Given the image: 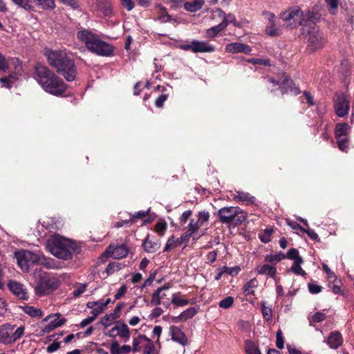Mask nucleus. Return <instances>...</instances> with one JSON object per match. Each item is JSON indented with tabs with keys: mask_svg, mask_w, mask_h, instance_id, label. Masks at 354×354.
I'll use <instances>...</instances> for the list:
<instances>
[{
	"mask_svg": "<svg viewBox=\"0 0 354 354\" xmlns=\"http://www.w3.org/2000/svg\"><path fill=\"white\" fill-rule=\"evenodd\" d=\"M109 350L111 354H127L130 353V346L120 345L117 340H113L110 344Z\"/></svg>",
	"mask_w": 354,
	"mask_h": 354,
	"instance_id": "nucleus-23",
	"label": "nucleus"
},
{
	"mask_svg": "<svg viewBox=\"0 0 354 354\" xmlns=\"http://www.w3.org/2000/svg\"><path fill=\"white\" fill-rule=\"evenodd\" d=\"M263 17L268 24L266 28V33L272 37L278 36L281 34V30L275 24V16L273 13L268 11H263Z\"/></svg>",
	"mask_w": 354,
	"mask_h": 354,
	"instance_id": "nucleus-16",
	"label": "nucleus"
},
{
	"mask_svg": "<svg viewBox=\"0 0 354 354\" xmlns=\"http://www.w3.org/2000/svg\"><path fill=\"white\" fill-rule=\"evenodd\" d=\"M127 253L128 249L126 245L111 244L107 248L103 255L111 257L113 259H122L125 257Z\"/></svg>",
	"mask_w": 354,
	"mask_h": 354,
	"instance_id": "nucleus-15",
	"label": "nucleus"
},
{
	"mask_svg": "<svg viewBox=\"0 0 354 354\" xmlns=\"http://www.w3.org/2000/svg\"><path fill=\"white\" fill-rule=\"evenodd\" d=\"M104 334L112 338L119 337L122 339L124 342H127L130 338V330L128 326L122 322H118L111 329L106 331Z\"/></svg>",
	"mask_w": 354,
	"mask_h": 354,
	"instance_id": "nucleus-12",
	"label": "nucleus"
},
{
	"mask_svg": "<svg viewBox=\"0 0 354 354\" xmlns=\"http://www.w3.org/2000/svg\"><path fill=\"white\" fill-rule=\"evenodd\" d=\"M18 80V76L16 74H11L8 77L0 78V83L6 88H10L11 84Z\"/></svg>",
	"mask_w": 354,
	"mask_h": 354,
	"instance_id": "nucleus-44",
	"label": "nucleus"
},
{
	"mask_svg": "<svg viewBox=\"0 0 354 354\" xmlns=\"http://www.w3.org/2000/svg\"><path fill=\"white\" fill-rule=\"evenodd\" d=\"M120 315H113L112 313L107 314L102 317L100 323L104 327L109 326L115 319L119 318Z\"/></svg>",
	"mask_w": 354,
	"mask_h": 354,
	"instance_id": "nucleus-41",
	"label": "nucleus"
},
{
	"mask_svg": "<svg viewBox=\"0 0 354 354\" xmlns=\"http://www.w3.org/2000/svg\"><path fill=\"white\" fill-rule=\"evenodd\" d=\"M234 198L246 204H252L254 202V197L251 196L248 193L243 192H237Z\"/></svg>",
	"mask_w": 354,
	"mask_h": 354,
	"instance_id": "nucleus-36",
	"label": "nucleus"
},
{
	"mask_svg": "<svg viewBox=\"0 0 354 354\" xmlns=\"http://www.w3.org/2000/svg\"><path fill=\"white\" fill-rule=\"evenodd\" d=\"M200 224L198 223V221L197 220H195L194 218H191L189 220V223L187 225V230L189 232H190L192 234H194L198 232L199 230Z\"/></svg>",
	"mask_w": 354,
	"mask_h": 354,
	"instance_id": "nucleus-48",
	"label": "nucleus"
},
{
	"mask_svg": "<svg viewBox=\"0 0 354 354\" xmlns=\"http://www.w3.org/2000/svg\"><path fill=\"white\" fill-rule=\"evenodd\" d=\"M122 268V264L118 262L110 263L106 269L108 274H112Z\"/></svg>",
	"mask_w": 354,
	"mask_h": 354,
	"instance_id": "nucleus-50",
	"label": "nucleus"
},
{
	"mask_svg": "<svg viewBox=\"0 0 354 354\" xmlns=\"http://www.w3.org/2000/svg\"><path fill=\"white\" fill-rule=\"evenodd\" d=\"M266 301L261 302L262 315L266 320L270 321L272 319V310L271 307L266 306Z\"/></svg>",
	"mask_w": 354,
	"mask_h": 354,
	"instance_id": "nucleus-45",
	"label": "nucleus"
},
{
	"mask_svg": "<svg viewBox=\"0 0 354 354\" xmlns=\"http://www.w3.org/2000/svg\"><path fill=\"white\" fill-rule=\"evenodd\" d=\"M154 348V344L151 339L145 335L140 334L133 338L132 346H130V352L138 353L142 350L143 354H152Z\"/></svg>",
	"mask_w": 354,
	"mask_h": 354,
	"instance_id": "nucleus-11",
	"label": "nucleus"
},
{
	"mask_svg": "<svg viewBox=\"0 0 354 354\" xmlns=\"http://www.w3.org/2000/svg\"><path fill=\"white\" fill-rule=\"evenodd\" d=\"M209 216V213L208 212H199L197 214V221H198L201 226H203L208 222Z\"/></svg>",
	"mask_w": 354,
	"mask_h": 354,
	"instance_id": "nucleus-47",
	"label": "nucleus"
},
{
	"mask_svg": "<svg viewBox=\"0 0 354 354\" xmlns=\"http://www.w3.org/2000/svg\"><path fill=\"white\" fill-rule=\"evenodd\" d=\"M171 302L178 307L185 306L189 304L187 299L180 297V292L173 294Z\"/></svg>",
	"mask_w": 354,
	"mask_h": 354,
	"instance_id": "nucleus-35",
	"label": "nucleus"
},
{
	"mask_svg": "<svg viewBox=\"0 0 354 354\" xmlns=\"http://www.w3.org/2000/svg\"><path fill=\"white\" fill-rule=\"evenodd\" d=\"M142 245L145 251L149 253H153L160 248V243L159 241H152L148 235L145 239Z\"/></svg>",
	"mask_w": 354,
	"mask_h": 354,
	"instance_id": "nucleus-26",
	"label": "nucleus"
},
{
	"mask_svg": "<svg viewBox=\"0 0 354 354\" xmlns=\"http://www.w3.org/2000/svg\"><path fill=\"white\" fill-rule=\"evenodd\" d=\"M61 317L62 315L60 313L51 314L46 317L43 321L49 322V323L43 328L42 330L44 333H50L55 328L64 325L66 322V319L64 317Z\"/></svg>",
	"mask_w": 354,
	"mask_h": 354,
	"instance_id": "nucleus-13",
	"label": "nucleus"
},
{
	"mask_svg": "<svg viewBox=\"0 0 354 354\" xmlns=\"http://www.w3.org/2000/svg\"><path fill=\"white\" fill-rule=\"evenodd\" d=\"M59 286L60 281L57 276L41 275L35 287V292L39 296L47 295L57 289Z\"/></svg>",
	"mask_w": 354,
	"mask_h": 354,
	"instance_id": "nucleus-9",
	"label": "nucleus"
},
{
	"mask_svg": "<svg viewBox=\"0 0 354 354\" xmlns=\"http://www.w3.org/2000/svg\"><path fill=\"white\" fill-rule=\"evenodd\" d=\"M241 271V268L239 266H234L232 268H229L227 266H223L217 270V274L215 276L214 279L216 281H218L222 277L223 274L225 272H227V274L230 276H236Z\"/></svg>",
	"mask_w": 354,
	"mask_h": 354,
	"instance_id": "nucleus-25",
	"label": "nucleus"
},
{
	"mask_svg": "<svg viewBox=\"0 0 354 354\" xmlns=\"http://www.w3.org/2000/svg\"><path fill=\"white\" fill-rule=\"evenodd\" d=\"M286 258V255L282 252H279L276 254H270L266 255L265 257V261L268 263H277L280 261Z\"/></svg>",
	"mask_w": 354,
	"mask_h": 354,
	"instance_id": "nucleus-40",
	"label": "nucleus"
},
{
	"mask_svg": "<svg viewBox=\"0 0 354 354\" xmlns=\"http://www.w3.org/2000/svg\"><path fill=\"white\" fill-rule=\"evenodd\" d=\"M169 335L172 341L185 346L188 344V339L184 332L176 326L169 327Z\"/></svg>",
	"mask_w": 354,
	"mask_h": 354,
	"instance_id": "nucleus-17",
	"label": "nucleus"
},
{
	"mask_svg": "<svg viewBox=\"0 0 354 354\" xmlns=\"http://www.w3.org/2000/svg\"><path fill=\"white\" fill-rule=\"evenodd\" d=\"M205 3L204 0H193L183 3L185 9L190 12H195L201 10Z\"/></svg>",
	"mask_w": 354,
	"mask_h": 354,
	"instance_id": "nucleus-27",
	"label": "nucleus"
},
{
	"mask_svg": "<svg viewBox=\"0 0 354 354\" xmlns=\"http://www.w3.org/2000/svg\"><path fill=\"white\" fill-rule=\"evenodd\" d=\"M13 3L17 6L24 8L26 10H31L33 8L31 0H11Z\"/></svg>",
	"mask_w": 354,
	"mask_h": 354,
	"instance_id": "nucleus-43",
	"label": "nucleus"
},
{
	"mask_svg": "<svg viewBox=\"0 0 354 354\" xmlns=\"http://www.w3.org/2000/svg\"><path fill=\"white\" fill-rule=\"evenodd\" d=\"M48 64L55 68L66 81L75 80L77 70L75 62L70 59L64 50H47L45 52Z\"/></svg>",
	"mask_w": 354,
	"mask_h": 354,
	"instance_id": "nucleus-1",
	"label": "nucleus"
},
{
	"mask_svg": "<svg viewBox=\"0 0 354 354\" xmlns=\"http://www.w3.org/2000/svg\"><path fill=\"white\" fill-rule=\"evenodd\" d=\"M218 216L222 223L234 226L241 224L245 219L243 212L238 207H224L218 212Z\"/></svg>",
	"mask_w": 354,
	"mask_h": 354,
	"instance_id": "nucleus-8",
	"label": "nucleus"
},
{
	"mask_svg": "<svg viewBox=\"0 0 354 354\" xmlns=\"http://www.w3.org/2000/svg\"><path fill=\"white\" fill-rule=\"evenodd\" d=\"M197 313L194 307H190L180 313L183 321L192 318Z\"/></svg>",
	"mask_w": 354,
	"mask_h": 354,
	"instance_id": "nucleus-49",
	"label": "nucleus"
},
{
	"mask_svg": "<svg viewBox=\"0 0 354 354\" xmlns=\"http://www.w3.org/2000/svg\"><path fill=\"white\" fill-rule=\"evenodd\" d=\"M25 327L21 326L15 329V326L6 324L0 327V342L10 344L19 339L24 334Z\"/></svg>",
	"mask_w": 354,
	"mask_h": 354,
	"instance_id": "nucleus-10",
	"label": "nucleus"
},
{
	"mask_svg": "<svg viewBox=\"0 0 354 354\" xmlns=\"http://www.w3.org/2000/svg\"><path fill=\"white\" fill-rule=\"evenodd\" d=\"M300 231L304 233H306L312 240L316 241L319 239L318 234L311 229L300 227Z\"/></svg>",
	"mask_w": 354,
	"mask_h": 354,
	"instance_id": "nucleus-59",
	"label": "nucleus"
},
{
	"mask_svg": "<svg viewBox=\"0 0 354 354\" xmlns=\"http://www.w3.org/2000/svg\"><path fill=\"white\" fill-rule=\"evenodd\" d=\"M350 132L351 127L347 123H337L335 125V137L336 139H339V138L342 137L349 136Z\"/></svg>",
	"mask_w": 354,
	"mask_h": 354,
	"instance_id": "nucleus-24",
	"label": "nucleus"
},
{
	"mask_svg": "<svg viewBox=\"0 0 354 354\" xmlns=\"http://www.w3.org/2000/svg\"><path fill=\"white\" fill-rule=\"evenodd\" d=\"M15 257L19 268L24 272H28L30 268L35 264H39L48 268L57 267L55 261L46 257L41 252H32L29 250H20L15 252Z\"/></svg>",
	"mask_w": 354,
	"mask_h": 354,
	"instance_id": "nucleus-5",
	"label": "nucleus"
},
{
	"mask_svg": "<svg viewBox=\"0 0 354 354\" xmlns=\"http://www.w3.org/2000/svg\"><path fill=\"white\" fill-rule=\"evenodd\" d=\"M337 140L339 149L343 152H347L349 147V136L339 138Z\"/></svg>",
	"mask_w": 354,
	"mask_h": 354,
	"instance_id": "nucleus-39",
	"label": "nucleus"
},
{
	"mask_svg": "<svg viewBox=\"0 0 354 354\" xmlns=\"http://www.w3.org/2000/svg\"><path fill=\"white\" fill-rule=\"evenodd\" d=\"M326 318V316L324 313H321V312H318L315 314H314L313 316H312V321L314 322H323Z\"/></svg>",
	"mask_w": 354,
	"mask_h": 354,
	"instance_id": "nucleus-64",
	"label": "nucleus"
},
{
	"mask_svg": "<svg viewBox=\"0 0 354 354\" xmlns=\"http://www.w3.org/2000/svg\"><path fill=\"white\" fill-rule=\"evenodd\" d=\"M48 250L55 257L62 260H70L78 252L77 243L59 234L51 236L46 241Z\"/></svg>",
	"mask_w": 354,
	"mask_h": 354,
	"instance_id": "nucleus-4",
	"label": "nucleus"
},
{
	"mask_svg": "<svg viewBox=\"0 0 354 354\" xmlns=\"http://www.w3.org/2000/svg\"><path fill=\"white\" fill-rule=\"evenodd\" d=\"M257 272L259 274H266L271 278H274L277 273V270L274 267L268 264L259 266L257 268Z\"/></svg>",
	"mask_w": 354,
	"mask_h": 354,
	"instance_id": "nucleus-30",
	"label": "nucleus"
},
{
	"mask_svg": "<svg viewBox=\"0 0 354 354\" xmlns=\"http://www.w3.org/2000/svg\"><path fill=\"white\" fill-rule=\"evenodd\" d=\"M35 75L37 82L46 92L55 96H60L65 92L66 84L46 66L37 64Z\"/></svg>",
	"mask_w": 354,
	"mask_h": 354,
	"instance_id": "nucleus-2",
	"label": "nucleus"
},
{
	"mask_svg": "<svg viewBox=\"0 0 354 354\" xmlns=\"http://www.w3.org/2000/svg\"><path fill=\"white\" fill-rule=\"evenodd\" d=\"M276 346L279 349H282L284 347L283 337L282 332L280 329L277 332Z\"/></svg>",
	"mask_w": 354,
	"mask_h": 354,
	"instance_id": "nucleus-58",
	"label": "nucleus"
},
{
	"mask_svg": "<svg viewBox=\"0 0 354 354\" xmlns=\"http://www.w3.org/2000/svg\"><path fill=\"white\" fill-rule=\"evenodd\" d=\"M86 306L88 308L91 309V316L93 317L95 319L100 314H101L104 310L103 307L101 306L100 301H88L86 304Z\"/></svg>",
	"mask_w": 354,
	"mask_h": 354,
	"instance_id": "nucleus-31",
	"label": "nucleus"
},
{
	"mask_svg": "<svg viewBox=\"0 0 354 354\" xmlns=\"http://www.w3.org/2000/svg\"><path fill=\"white\" fill-rule=\"evenodd\" d=\"M281 19L291 28L297 26L308 25L315 19L314 15L309 10L301 11L299 7H292L283 12L281 15Z\"/></svg>",
	"mask_w": 354,
	"mask_h": 354,
	"instance_id": "nucleus-6",
	"label": "nucleus"
},
{
	"mask_svg": "<svg viewBox=\"0 0 354 354\" xmlns=\"http://www.w3.org/2000/svg\"><path fill=\"white\" fill-rule=\"evenodd\" d=\"M304 263L303 259H298L294 261L292 266L290 268V271L297 275L306 276V272L302 269L301 265Z\"/></svg>",
	"mask_w": 354,
	"mask_h": 354,
	"instance_id": "nucleus-33",
	"label": "nucleus"
},
{
	"mask_svg": "<svg viewBox=\"0 0 354 354\" xmlns=\"http://www.w3.org/2000/svg\"><path fill=\"white\" fill-rule=\"evenodd\" d=\"M225 28H226V24L224 23H220L218 25L207 29L206 31V37L208 38H214Z\"/></svg>",
	"mask_w": 354,
	"mask_h": 354,
	"instance_id": "nucleus-32",
	"label": "nucleus"
},
{
	"mask_svg": "<svg viewBox=\"0 0 354 354\" xmlns=\"http://www.w3.org/2000/svg\"><path fill=\"white\" fill-rule=\"evenodd\" d=\"M8 287L10 291L15 294L17 297L21 299H27L28 295L27 292L22 284L10 281L8 283Z\"/></svg>",
	"mask_w": 354,
	"mask_h": 354,
	"instance_id": "nucleus-21",
	"label": "nucleus"
},
{
	"mask_svg": "<svg viewBox=\"0 0 354 354\" xmlns=\"http://www.w3.org/2000/svg\"><path fill=\"white\" fill-rule=\"evenodd\" d=\"M194 53H212L215 48L207 41L194 40Z\"/></svg>",
	"mask_w": 354,
	"mask_h": 354,
	"instance_id": "nucleus-22",
	"label": "nucleus"
},
{
	"mask_svg": "<svg viewBox=\"0 0 354 354\" xmlns=\"http://www.w3.org/2000/svg\"><path fill=\"white\" fill-rule=\"evenodd\" d=\"M155 10L158 15V19L162 23L169 22L171 20V17L169 15L166 8L160 4L155 5Z\"/></svg>",
	"mask_w": 354,
	"mask_h": 354,
	"instance_id": "nucleus-29",
	"label": "nucleus"
},
{
	"mask_svg": "<svg viewBox=\"0 0 354 354\" xmlns=\"http://www.w3.org/2000/svg\"><path fill=\"white\" fill-rule=\"evenodd\" d=\"M77 37L84 44L86 48L91 53L102 57L113 55V46L102 40L98 35L93 31L87 29L80 30L77 33Z\"/></svg>",
	"mask_w": 354,
	"mask_h": 354,
	"instance_id": "nucleus-3",
	"label": "nucleus"
},
{
	"mask_svg": "<svg viewBox=\"0 0 354 354\" xmlns=\"http://www.w3.org/2000/svg\"><path fill=\"white\" fill-rule=\"evenodd\" d=\"M19 308L31 317L40 318L43 315V313L40 308H37L32 306L25 304L24 306H20Z\"/></svg>",
	"mask_w": 354,
	"mask_h": 354,
	"instance_id": "nucleus-28",
	"label": "nucleus"
},
{
	"mask_svg": "<svg viewBox=\"0 0 354 354\" xmlns=\"http://www.w3.org/2000/svg\"><path fill=\"white\" fill-rule=\"evenodd\" d=\"M286 257L289 259L293 260L294 261H297L298 259H302V257L299 255L298 250L295 248L290 249L288 252Z\"/></svg>",
	"mask_w": 354,
	"mask_h": 354,
	"instance_id": "nucleus-56",
	"label": "nucleus"
},
{
	"mask_svg": "<svg viewBox=\"0 0 354 354\" xmlns=\"http://www.w3.org/2000/svg\"><path fill=\"white\" fill-rule=\"evenodd\" d=\"M335 113L341 118L346 116L349 111V100L346 95H338L334 101Z\"/></svg>",
	"mask_w": 354,
	"mask_h": 354,
	"instance_id": "nucleus-14",
	"label": "nucleus"
},
{
	"mask_svg": "<svg viewBox=\"0 0 354 354\" xmlns=\"http://www.w3.org/2000/svg\"><path fill=\"white\" fill-rule=\"evenodd\" d=\"M99 9L106 17L111 16L113 13L112 6L109 2H106L105 3L100 6Z\"/></svg>",
	"mask_w": 354,
	"mask_h": 354,
	"instance_id": "nucleus-52",
	"label": "nucleus"
},
{
	"mask_svg": "<svg viewBox=\"0 0 354 354\" xmlns=\"http://www.w3.org/2000/svg\"><path fill=\"white\" fill-rule=\"evenodd\" d=\"M308 290L310 293L317 294L321 292L322 287L315 283H310L308 284Z\"/></svg>",
	"mask_w": 354,
	"mask_h": 354,
	"instance_id": "nucleus-61",
	"label": "nucleus"
},
{
	"mask_svg": "<svg viewBox=\"0 0 354 354\" xmlns=\"http://www.w3.org/2000/svg\"><path fill=\"white\" fill-rule=\"evenodd\" d=\"M225 50L230 53H243L249 55L250 54L252 49L248 45L239 42H234L227 44L225 46Z\"/></svg>",
	"mask_w": 354,
	"mask_h": 354,
	"instance_id": "nucleus-18",
	"label": "nucleus"
},
{
	"mask_svg": "<svg viewBox=\"0 0 354 354\" xmlns=\"http://www.w3.org/2000/svg\"><path fill=\"white\" fill-rule=\"evenodd\" d=\"M166 229H167V223L165 221L158 222L155 225V231H156V232L160 234V236L163 235Z\"/></svg>",
	"mask_w": 354,
	"mask_h": 354,
	"instance_id": "nucleus-57",
	"label": "nucleus"
},
{
	"mask_svg": "<svg viewBox=\"0 0 354 354\" xmlns=\"http://www.w3.org/2000/svg\"><path fill=\"white\" fill-rule=\"evenodd\" d=\"M301 34L307 40V50L310 53H313L323 46V35L315 25L314 19L301 28Z\"/></svg>",
	"mask_w": 354,
	"mask_h": 354,
	"instance_id": "nucleus-7",
	"label": "nucleus"
},
{
	"mask_svg": "<svg viewBox=\"0 0 354 354\" xmlns=\"http://www.w3.org/2000/svg\"><path fill=\"white\" fill-rule=\"evenodd\" d=\"M218 16L221 17L223 20L221 23L226 24V27L230 24H234L236 21L235 17L232 14L225 15L221 10H218Z\"/></svg>",
	"mask_w": 354,
	"mask_h": 354,
	"instance_id": "nucleus-42",
	"label": "nucleus"
},
{
	"mask_svg": "<svg viewBox=\"0 0 354 354\" xmlns=\"http://www.w3.org/2000/svg\"><path fill=\"white\" fill-rule=\"evenodd\" d=\"M164 2L174 10L180 8L183 5V0H164Z\"/></svg>",
	"mask_w": 354,
	"mask_h": 354,
	"instance_id": "nucleus-53",
	"label": "nucleus"
},
{
	"mask_svg": "<svg viewBox=\"0 0 354 354\" xmlns=\"http://www.w3.org/2000/svg\"><path fill=\"white\" fill-rule=\"evenodd\" d=\"M245 350L247 354H261L257 344L251 340L245 342Z\"/></svg>",
	"mask_w": 354,
	"mask_h": 354,
	"instance_id": "nucleus-38",
	"label": "nucleus"
},
{
	"mask_svg": "<svg viewBox=\"0 0 354 354\" xmlns=\"http://www.w3.org/2000/svg\"><path fill=\"white\" fill-rule=\"evenodd\" d=\"M192 214V210H187V211H185L184 212H183V214H181L180 219H179V223L181 226H184L187 223L188 219L190 218Z\"/></svg>",
	"mask_w": 354,
	"mask_h": 354,
	"instance_id": "nucleus-55",
	"label": "nucleus"
},
{
	"mask_svg": "<svg viewBox=\"0 0 354 354\" xmlns=\"http://www.w3.org/2000/svg\"><path fill=\"white\" fill-rule=\"evenodd\" d=\"M327 5L329 12L332 15H336L337 12L339 1L338 0H324Z\"/></svg>",
	"mask_w": 354,
	"mask_h": 354,
	"instance_id": "nucleus-46",
	"label": "nucleus"
},
{
	"mask_svg": "<svg viewBox=\"0 0 354 354\" xmlns=\"http://www.w3.org/2000/svg\"><path fill=\"white\" fill-rule=\"evenodd\" d=\"M325 342L330 348L337 349L343 344V337L339 332L333 331L330 333Z\"/></svg>",
	"mask_w": 354,
	"mask_h": 354,
	"instance_id": "nucleus-19",
	"label": "nucleus"
},
{
	"mask_svg": "<svg viewBox=\"0 0 354 354\" xmlns=\"http://www.w3.org/2000/svg\"><path fill=\"white\" fill-rule=\"evenodd\" d=\"M181 245L178 238L175 237L174 236H171L170 238L168 239L165 248H164V252H168L171 250Z\"/></svg>",
	"mask_w": 354,
	"mask_h": 354,
	"instance_id": "nucleus-37",
	"label": "nucleus"
},
{
	"mask_svg": "<svg viewBox=\"0 0 354 354\" xmlns=\"http://www.w3.org/2000/svg\"><path fill=\"white\" fill-rule=\"evenodd\" d=\"M168 95L166 94L160 95L156 100L155 104L157 107L160 108L163 106L164 102L167 100Z\"/></svg>",
	"mask_w": 354,
	"mask_h": 354,
	"instance_id": "nucleus-63",
	"label": "nucleus"
},
{
	"mask_svg": "<svg viewBox=\"0 0 354 354\" xmlns=\"http://www.w3.org/2000/svg\"><path fill=\"white\" fill-rule=\"evenodd\" d=\"M86 286L85 284H80L73 292V295L75 297L80 296L86 291Z\"/></svg>",
	"mask_w": 354,
	"mask_h": 354,
	"instance_id": "nucleus-60",
	"label": "nucleus"
},
{
	"mask_svg": "<svg viewBox=\"0 0 354 354\" xmlns=\"http://www.w3.org/2000/svg\"><path fill=\"white\" fill-rule=\"evenodd\" d=\"M44 9H53L55 7L54 0H35Z\"/></svg>",
	"mask_w": 354,
	"mask_h": 354,
	"instance_id": "nucleus-51",
	"label": "nucleus"
},
{
	"mask_svg": "<svg viewBox=\"0 0 354 354\" xmlns=\"http://www.w3.org/2000/svg\"><path fill=\"white\" fill-rule=\"evenodd\" d=\"M164 313L163 310L160 307H156L150 313L151 319H156L159 317Z\"/></svg>",
	"mask_w": 354,
	"mask_h": 354,
	"instance_id": "nucleus-62",
	"label": "nucleus"
},
{
	"mask_svg": "<svg viewBox=\"0 0 354 354\" xmlns=\"http://www.w3.org/2000/svg\"><path fill=\"white\" fill-rule=\"evenodd\" d=\"M167 298V294L163 291H160V290H156L151 295V304L153 306H159L162 304L165 308H169L170 306V303L167 299V301H165V299Z\"/></svg>",
	"mask_w": 354,
	"mask_h": 354,
	"instance_id": "nucleus-20",
	"label": "nucleus"
},
{
	"mask_svg": "<svg viewBox=\"0 0 354 354\" xmlns=\"http://www.w3.org/2000/svg\"><path fill=\"white\" fill-rule=\"evenodd\" d=\"M234 301L232 297H227L219 302V307L223 309H227L232 306Z\"/></svg>",
	"mask_w": 354,
	"mask_h": 354,
	"instance_id": "nucleus-54",
	"label": "nucleus"
},
{
	"mask_svg": "<svg viewBox=\"0 0 354 354\" xmlns=\"http://www.w3.org/2000/svg\"><path fill=\"white\" fill-rule=\"evenodd\" d=\"M258 286V281L254 278L245 283L243 287V292L245 295H251L254 293V289Z\"/></svg>",
	"mask_w": 354,
	"mask_h": 354,
	"instance_id": "nucleus-34",
	"label": "nucleus"
}]
</instances>
